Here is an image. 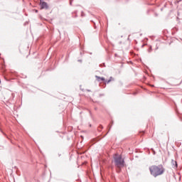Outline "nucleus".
Listing matches in <instances>:
<instances>
[{"instance_id": "obj_2", "label": "nucleus", "mask_w": 182, "mask_h": 182, "mask_svg": "<svg viewBox=\"0 0 182 182\" xmlns=\"http://www.w3.org/2000/svg\"><path fill=\"white\" fill-rule=\"evenodd\" d=\"M149 171L153 177H159V176H162V174H164L166 169L163 165H153L149 167Z\"/></svg>"}, {"instance_id": "obj_3", "label": "nucleus", "mask_w": 182, "mask_h": 182, "mask_svg": "<svg viewBox=\"0 0 182 182\" xmlns=\"http://www.w3.org/2000/svg\"><path fill=\"white\" fill-rule=\"evenodd\" d=\"M41 9H48V3L45 2V1H41L40 3Z\"/></svg>"}, {"instance_id": "obj_6", "label": "nucleus", "mask_w": 182, "mask_h": 182, "mask_svg": "<svg viewBox=\"0 0 182 182\" xmlns=\"http://www.w3.org/2000/svg\"><path fill=\"white\" fill-rule=\"evenodd\" d=\"M36 12H38V10H36Z\"/></svg>"}, {"instance_id": "obj_7", "label": "nucleus", "mask_w": 182, "mask_h": 182, "mask_svg": "<svg viewBox=\"0 0 182 182\" xmlns=\"http://www.w3.org/2000/svg\"><path fill=\"white\" fill-rule=\"evenodd\" d=\"M0 83H1V80H0Z\"/></svg>"}, {"instance_id": "obj_5", "label": "nucleus", "mask_w": 182, "mask_h": 182, "mask_svg": "<svg viewBox=\"0 0 182 182\" xmlns=\"http://www.w3.org/2000/svg\"><path fill=\"white\" fill-rule=\"evenodd\" d=\"M110 82H112V80H109L108 81H107V83H110Z\"/></svg>"}, {"instance_id": "obj_4", "label": "nucleus", "mask_w": 182, "mask_h": 182, "mask_svg": "<svg viewBox=\"0 0 182 182\" xmlns=\"http://www.w3.org/2000/svg\"><path fill=\"white\" fill-rule=\"evenodd\" d=\"M95 77H96L97 82H100V80H102V82H105V77H100L97 75H96Z\"/></svg>"}, {"instance_id": "obj_1", "label": "nucleus", "mask_w": 182, "mask_h": 182, "mask_svg": "<svg viewBox=\"0 0 182 182\" xmlns=\"http://www.w3.org/2000/svg\"><path fill=\"white\" fill-rule=\"evenodd\" d=\"M112 163L115 166V169L117 173H120V171H122V168L125 166L124 158H123L122 155L117 154L114 155Z\"/></svg>"}]
</instances>
